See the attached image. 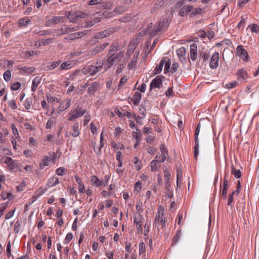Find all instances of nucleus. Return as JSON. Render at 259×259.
I'll return each mask as SVG.
<instances>
[{"instance_id": "nucleus-1", "label": "nucleus", "mask_w": 259, "mask_h": 259, "mask_svg": "<svg viewBox=\"0 0 259 259\" xmlns=\"http://www.w3.org/2000/svg\"><path fill=\"white\" fill-rule=\"evenodd\" d=\"M103 65V61L100 60L97 61L95 65H89L85 66L82 68L81 71L84 74H89L90 75L94 76L102 69Z\"/></svg>"}, {"instance_id": "nucleus-2", "label": "nucleus", "mask_w": 259, "mask_h": 259, "mask_svg": "<svg viewBox=\"0 0 259 259\" xmlns=\"http://www.w3.org/2000/svg\"><path fill=\"white\" fill-rule=\"evenodd\" d=\"M87 112V110L77 106L75 109L71 110L68 114V120L72 121L81 117Z\"/></svg>"}, {"instance_id": "nucleus-3", "label": "nucleus", "mask_w": 259, "mask_h": 259, "mask_svg": "<svg viewBox=\"0 0 259 259\" xmlns=\"http://www.w3.org/2000/svg\"><path fill=\"white\" fill-rule=\"evenodd\" d=\"M49 154V156H45L41 160L39 164L40 168H44L45 166L49 165V162L52 161L54 162L56 159L59 157L57 155V153L54 152H50Z\"/></svg>"}, {"instance_id": "nucleus-4", "label": "nucleus", "mask_w": 259, "mask_h": 259, "mask_svg": "<svg viewBox=\"0 0 259 259\" xmlns=\"http://www.w3.org/2000/svg\"><path fill=\"white\" fill-rule=\"evenodd\" d=\"M169 25L168 19H161L158 21L157 25H156L153 30L152 35L156 34L159 31L165 30Z\"/></svg>"}, {"instance_id": "nucleus-5", "label": "nucleus", "mask_w": 259, "mask_h": 259, "mask_svg": "<svg viewBox=\"0 0 259 259\" xmlns=\"http://www.w3.org/2000/svg\"><path fill=\"white\" fill-rule=\"evenodd\" d=\"M200 130V124L198 123L194 133V139H195V146H194V157L195 159H197L198 153H199V140L198 135L199 134Z\"/></svg>"}, {"instance_id": "nucleus-6", "label": "nucleus", "mask_w": 259, "mask_h": 259, "mask_svg": "<svg viewBox=\"0 0 259 259\" xmlns=\"http://www.w3.org/2000/svg\"><path fill=\"white\" fill-rule=\"evenodd\" d=\"M237 79L241 83H245L249 77V75L246 70L242 68L239 69L236 72Z\"/></svg>"}, {"instance_id": "nucleus-7", "label": "nucleus", "mask_w": 259, "mask_h": 259, "mask_svg": "<svg viewBox=\"0 0 259 259\" xmlns=\"http://www.w3.org/2000/svg\"><path fill=\"white\" fill-rule=\"evenodd\" d=\"M165 77L162 75L156 76L151 81L150 85V91L153 89L159 88L162 86V79Z\"/></svg>"}, {"instance_id": "nucleus-8", "label": "nucleus", "mask_w": 259, "mask_h": 259, "mask_svg": "<svg viewBox=\"0 0 259 259\" xmlns=\"http://www.w3.org/2000/svg\"><path fill=\"white\" fill-rule=\"evenodd\" d=\"M123 56V54L122 52H119V53L117 54L116 55H114V54H111L108 58L107 62V64L108 65L109 67H110L111 65H112L115 62L119 61L120 59H121Z\"/></svg>"}, {"instance_id": "nucleus-9", "label": "nucleus", "mask_w": 259, "mask_h": 259, "mask_svg": "<svg viewBox=\"0 0 259 259\" xmlns=\"http://www.w3.org/2000/svg\"><path fill=\"white\" fill-rule=\"evenodd\" d=\"M237 54L243 61H247L248 60L249 56L246 50L243 47L239 45L236 49Z\"/></svg>"}, {"instance_id": "nucleus-10", "label": "nucleus", "mask_w": 259, "mask_h": 259, "mask_svg": "<svg viewBox=\"0 0 259 259\" xmlns=\"http://www.w3.org/2000/svg\"><path fill=\"white\" fill-rule=\"evenodd\" d=\"M219 53L215 52L211 56L209 62V67L213 69H216L219 66Z\"/></svg>"}, {"instance_id": "nucleus-11", "label": "nucleus", "mask_w": 259, "mask_h": 259, "mask_svg": "<svg viewBox=\"0 0 259 259\" xmlns=\"http://www.w3.org/2000/svg\"><path fill=\"white\" fill-rule=\"evenodd\" d=\"M63 17L60 16H55L52 19L48 20L45 23V26L48 27L53 24H57L59 22H63Z\"/></svg>"}, {"instance_id": "nucleus-12", "label": "nucleus", "mask_w": 259, "mask_h": 259, "mask_svg": "<svg viewBox=\"0 0 259 259\" xmlns=\"http://www.w3.org/2000/svg\"><path fill=\"white\" fill-rule=\"evenodd\" d=\"M17 69L20 70V73L23 75H29L35 70V68L33 67L24 66L18 67Z\"/></svg>"}, {"instance_id": "nucleus-13", "label": "nucleus", "mask_w": 259, "mask_h": 259, "mask_svg": "<svg viewBox=\"0 0 259 259\" xmlns=\"http://www.w3.org/2000/svg\"><path fill=\"white\" fill-rule=\"evenodd\" d=\"M99 83L96 81H95L89 85V87L87 90V93L90 95H93L95 93L96 91H97L99 88Z\"/></svg>"}, {"instance_id": "nucleus-14", "label": "nucleus", "mask_w": 259, "mask_h": 259, "mask_svg": "<svg viewBox=\"0 0 259 259\" xmlns=\"http://www.w3.org/2000/svg\"><path fill=\"white\" fill-rule=\"evenodd\" d=\"M193 6L190 5H185L183 6L180 10L179 14L182 17H184L188 15L193 10Z\"/></svg>"}, {"instance_id": "nucleus-15", "label": "nucleus", "mask_w": 259, "mask_h": 259, "mask_svg": "<svg viewBox=\"0 0 259 259\" xmlns=\"http://www.w3.org/2000/svg\"><path fill=\"white\" fill-rule=\"evenodd\" d=\"M144 221V218L141 214V213L136 212L134 214V223L136 226H139V224L142 225V224Z\"/></svg>"}, {"instance_id": "nucleus-16", "label": "nucleus", "mask_w": 259, "mask_h": 259, "mask_svg": "<svg viewBox=\"0 0 259 259\" xmlns=\"http://www.w3.org/2000/svg\"><path fill=\"white\" fill-rule=\"evenodd\" d=\"M76 29L74 27H70L67 26H64L60 29H58V35H63L70 32L76 31Z\"/></svg>"}, {"instance_id": "nucleus-17", "label": "nucleus", "mask_w": 259, "mask_h": 259, "mask_svg": "<svg viewBox=\"0 0 259 259\" xmlns=\"http://www.w3.org/2000/svg\"><path fill=\"white\" fill-rule=\"evenodd\" d=\"M197 46L196 44L193 43L190 45V57L193 61H195L197 57Z\"/></svg>"}, {"instance_id": "nucleus-18", "label": "nucleus", "mask_w": 259, "mask_h": 259, "mask_svg": "<svg viewBox=\"0 0 259 259\" xmlns=\"http://www.w3.org/2000/svg\"><path fill=\"white\" fill-rule=\"evenodd\" d=\"M112 33V29L111 28L106 29L104 31L97 33L95 35L96 38H102L109 35Z\"/></svg>"}, {"instance_id": "nucleus-19", "label": "nucleus", "mask_w": 259, "mask_h": 259, "mask_svg": "<svg viewBox=\"0 0 259 259\" xmlns=\"http://www.w3.org/2000/svg\"><path fill=\"white\" fill-rule=\"evenodd\" d=\"M163 162H160V160L154 159L150 163V168L152 171H157L160 167V163Z\"/></svg>"}, {"instance_id": "nucleus-20", "label": "nucleus", "mask_w": 259, "mask_h": 259, "mask_svg": "<svg viewBox=\"0 0 259 259\" xmlns=\"http://www.w3.org/2000/svg\"><path fill=\"white\" fill-rule=\"evenodd\" d=\"M87 34L86 31L77 32L76 33H73L70 34L68 36V39L71 40H74L75 39H77L79 38H81L82 36L85 35Z\"/></svg>"}, {"instance_id": "nucleus-21", "label": "nucleus", "mask_w": 259, "mask_h": 259, "mask_svg": "<svg viewBox=\"0 0 259 259\" xmlns=\"http://www.w3.org/2000/svg\"><path fill=\"white\" fill-rule=\"evenodd\" d=\"M141 98L142 94L137 92L135 93L133 97L130 98V101L132 102L135 105L137 106L139 104Z\"/></svg>"}, {"instance_id": "nucleus-22", "label": "nucleus", "mask_w": 259, "mask_h": 259, "mask_svg": "<svg viewBox=\"0 0 259 259\" xmlns=\"http://www.w3.org/2000/svg\"><path fill=\"white\" fill-rule=\"evenodd\" d=\"M59 183V178L55 176H54L48 180L47 186L48 187H53L58 185Z\"/></svg>"}, {"instance_id": "nucleus-23", "label": "nucleus", "mask_w": 259, "mask_h": 259, "mask_svg": "<svg viewBox=\"0 0 259 259\" xmlns=\"http://www.w3.org/2000/svg\"><path fill=\"white\" fill-rule=\"evenodd\" d=\"M72 67V63L71 61H67L63 62L58 68V70L62 71L70 69Z\"/></svg>"}, {"instance_id": "nucleus-24", "label": "nucleus", "mask_w": 259, "mask_h": 259, "mask_svg": "<svg viewBox=\"0 0 259 259\" xmlns=\"http://www.w3.org/2000/svg\"><path fill=\"white\" fill-rule=\"evenodd\" d=\"M91 184L97 187H100L103 185V181L100 180L96 176H92L91 177Z\"/></svg>"}, {"instance_id": "nucleus-25", "label": "nucleus", "mask_w": 259, "mask_h": 259, "mask_svg": "<svg viewBox=\"0 0 259 259\" xmlns=\"http://www.w3.org/2000/svg\"><path fill=\"white\" fill-rule=\"evenodd\" d=\"M41 80V77L40 76H36L35 77L32 82V85H31V91L32 92H34L37 87L38 86V85L40 84Z\"/></svg>"}, {"instance_id": "nucleus-26", "label": "nucleus", "mask_w": 259, "mask_h": 259, "mask_svg": "<svg viewBox=\"0 0 259 259\" xmlns=\"http://www.w3.org/2000/svg\"><path fill=\"white\" fill-rule=\"evenodd\" d=\"M160 150L161 152V154L160 155V156H161L160 162H164L166 159V156L168 155V153L167 150L165 148V146L164 144H161L160 145Z\"/></svg>"}, {"instance_id": "nucleus-27", "label": "nucleus", "mask_w": 259, "mask_h": 259, "mask_svg": "<svg viewBox=\"0 0 259 259\" xmlns=\"http://www.w3.org/2000/svg\"><path fill=\"white\" fill-rule=\"evenodd\" d=\"M79 123L78 122L74 123L71 126L72 133L71 135L73 137H77L80 134V132L78 130Z\"/></svg>"}, {"instance_id": "nucleus-28", "label": "nucleus", "mask_w": 259, "mask_h": 259, "mask_svg": "<svg viewBox=\"0 0 259 259\" xmlns=\"http://www.w3.org/2000/svg\"><path fill=\"white\" fill-rule=\"evenodd\" d=\"M164 176L165 188L166 189H168L169 187L170 186V175L166 170H165L164 171Z\"/></svg>"}, {"instance_id": "nucleus-29", "label": "nucleus", "mask_w": 259, "mask_h": 259, "mask_svg": "<svg viewBox=\"0 0 259 259\" xmlns=\"http://www.w3.org/2000/svg\"><path fill=\"white\" fill-rule=\"evenodd\" d=\"M166 61V58L164 57L162 59L159 65H157L155 68V72L154 74H157L160 73L162 71L163 66L165 62Z\"/></svg>"}, {"instance_id": "nucleus-30", "label": "nucleus", "mask_w": 259, "mask_h": 259, "mask_svg": "<svg viewBox=\"0 0 259 259\" xmlns=\"http://www.w3.org/2000/svg\"><path fill=\"white\" fill-rule=\"evenodd\" d=\"M51 33V31L49 30H41L38 29H35L33 31V33L38 35V36H45L49 35Z\"/></svg>"}, {"instance_id": "nucleus-31", "label": "nucleus", "mask_w": 259, "mask_h": 259, "mask_svg": "<svg viewBox=\"0 0 259 259\" xmlns=\"http://www.w3.org/2000/svg\"><path fill=\"white\" fill-rule=\"evenodd\" d=\"M231 173L237 179H239L241 177V174L240 170L239 169H236L234 167L233 165H231Z\"/></svg>"}, {"instance_id": "nucleus-32", "label": "nucleus", "mask_w": 259, "mask_h": 259, "mask_svg": "<svg viewBox=\"0 0 259 259\" xmlns=\"http://www.w3.org/2000/svg\"><path fill=\"white\" fill-rule=\"evenodd\" d=\"M67 18L69 19V21L72 23H76L77 21V18L76 17L75 13L69 12L66 15Z\"/></svg>"}, {"instance_id": "nucleus-33", "label": "nucleus", "mask_w": 259, "mask_h": 259, "mask_svg": "<svg viewBox=\"0 0 259 259\" xmlns=\"http://www.w3.org/2000/svg\"><path fill=\"white\" fill-rule=\"evenodd\" d=\"M61 62V61L60 60L54 61L53 62L51 63V64L50 65L47 66V67L48 68V70H52L55 68L58 67L60 64Z\"/></svg>"}, {"instance_id": "nucleus-34", "label": "nucleus", "mask_w": 259, "mask_h": 259, "mask_svg": "<svg viewBox=\"0 0 259 259\" xmlns=\"http://www.w3.org/2000/svg\"><path fill=\"white\" fill-rule=\"evenodd\" d=\"M19 163L18 161L14 160L8 165V168L11 171H14L15 169L18 168Z\"/></svg>"}, {"instance_id": "nucleus-35", "label": "nucleus", "mask_w": 259, "mask_h": 259, "mask_svg": "<svg viewBox=\"0 0 259 259\" xmlns=\"http://www.w3.org/2000/svg\"><path fill=\"white\" fill-rule=\"evenodd\" d=\"M186 53V50L185 48L181 47L179 49H178L177 51V54L178 56L181 58H183Z\"/></svg>"}, {"instance_id": "nucleus-36", "label": "nucleus", "mask_w": 259, "mask_h": 259, "mask_svg": "<svg viewBox=\"0 0 259 259\" xmlns=\"http://www.w3.org/2000/svg\"><path fill=\"white\" fill-rule=\"evenodd\" d=\"M56 123L55 119L54 118H50L46 124V128L47 129H51L52 126Z\"/></svg>"}, {"instance_id": "nucleus-37", "label": "nucleus", "mask_w": 259, "mask_h": 259, "mask_svg": "<svg viewBox=\"0 0 259 259\" xmlns=\"http://www.w3.org/2000/svg\"><path fill=\"white\" fill-rule=\"evenodd\" d=\"M166 62H165L164 64V73H165V74L169 71V69H170V64H171L170 60L168 58H167V57H166Z\"/></svg>"}, {"instance_id": "nucleus-38", "label": "nucleus", "mask_w": 259, "mask_h": 259, "mask_svg": "<svg viewBox=\"0 0 259 259\" xmlns=\"http://www.w3.org/2000/svg\"><path fill=\"white\" fill-rule=\"evenodd\" d=\"M67 169L65 167H60L58 168L56 170V174L60 176H63L66 173Z\"/></svg>"}, {"instance_id": "nucleus-39", "label": "nucleus", "mask_w": 259, "mask_h": 259, "mask_svg": "<svg viewBox=\"0 0 259 259\" xmlns=\"http://www.w3.org/2000/svg\"><path fill=\"white\" fill-rule=\"evenodd\" d=\"M200 57L202 59L204 62L207 61L209 58V53H207L206 52L201 51L200 53Z\"/></svg>"}, {"instance_id": "nucleus-40", "label": "nucleus", "mask_w": 259, "mask_h": 259, "mask_svg": "<svg viewBox=\"0 0 259 259\" xmlns=\"http://www.w3.org/2000/svg\"><path fill=\"white\" fill-rule=\"evenodd\" d=\"M181 235H182L181 231L178 230L177 231V234L175 235V236L174 237L173 241L172 243V245L176 244V243H177L179 242V239L181 236Z\"/></svg>"}, {"instance_id": "nucleus-41", "label": "nucleus", "mask_w": 259, "mask_h": 259, "mask_svg": "<svg viewBox=\"0 0 259 259\" xmlns=\"http://www.w3.org/2000/svg\"><path fill=\"white\" fill-rule=\"evenodd\" d=\"M75 13L76 17H77V19L78 18H85L89 16L88 14L80 11H76Z\"/></svg>"}, {"instance_id": "nucleus-42", "label": "nucleus", "mask_w": 259, "mask_h": 259, "mask_svg": "<svg viewBox=\"0 0 259 259\" xmlns=\"http://www.w3.org/2000/svg\"><path fill=\"white\" fill-rule=\"evenodd\" d=\"M4 78L7 82L9 81L11 78V71L9 70L6 71L4 73Z\"/></svg>"}, {"instance_id": "nucleus-43", "label": "nucleus", "mask_w": 259, "mask_h": 259, "mask_svg": "<svg viewBox=\"0 0 259 259\" xmlns=\"http://www.w3.org/2000/svg\"><path fill=\"white\" fill-rule=\"evenodd\" d=\"M162 215H163V212H162L161 214L159 212V210H158V213L156 214L155 218L154 221V225L155 226H157V224L159 223V222L160 221V219L162 217Z\"/></svg>"}, {"instance_id": "nucleus-44", "label": "nucleus", "mask_w": 259, "mask_h": 259, "mask_svg": "<svg viewBox=\"0 0 259 259\" xmlns=\"http://www.w3.org/2000/svg\"><path fill=\"white\" fill-rule=\"evenodd\" d=\"M30 22V20L28 18L21 19L19 20V24L20 26H26Z\"/></svg>"}, {"instance_id": "nucleus-45", "label": "nucleus", "mask_w": 259, "mask_h": 259, "mask_svg": "<svg viewBox=\"0 0 259 259\" xmlns=\"http://www.w3.org/2000/svg\"><path fill=\"white\" fill-rule=\"evenodd\" d=\"M248 28H249L252 32L257 33L259 32V26L255 24H252L248 26Z\"/></svg>"}, {"instance_id": "nucleus-46", "label": "nucleus", "mask_w": 259, "mask_h": 259, "mask_svg": "<svg viewBox=\"0 0 259 259\" xmlns=\"http://www.w3.org/2000/svg\"><path fill=\"white\" fill-rule=\"evenodd\" d=\"M32 101L31 98H27L24 103V106L25 108L27 110H29L31 108V106L32 105Z\"/></svg>"}, {"instance_id": "nucleus-47", "label": "nucleus", "mask_w": 259, "mask_h": 259, "mask_svg": "<svg viewBox=\"0 0 259 259\" xmlns=\"http://www.w3.org/2000/svg\"><path fill=\"white\" fill-rule=\"evenodd\" d=\"M8 202L2 203L0 205V217L4 214V211L7 208Z\"/></svg>"}, {"instance_id": "nucleus-48", "label": "nucleus", "mask_w": 259, "mask_h": 259, "mask_svg": "<svg viewBox=\"0 0 259 259\" xmlns=\"http://www.w3.org/2000/svg\"><path fill=\"white\" fill-rule=\"evenodd\" d=\"M238 85V82L237 81H233L231 82L227 83L225 85V87L228 89H231L236 87Z\"/></svg>"}, {"instance_id": "nucleus-49", "label": "nucleus", "mask_w": 259, "mask_h": 259, "mask_svg": "<svg viewBox=\"0 0 259 259\" xmlns=\"http://www.w3.org/2000/svg\"><path fill=\"white\" fill-rule=\"evenodd\" d=\"M235 194V191H233L231 194L229 195L227 204L229 206H232V203L233 202L234 197L233 196Z\"/></svg>"}, {"instance_id": "nucleus-50", "label": "nucleus", "mask_w": 259, "mask_h": 259, "mask_svg": "<svg viewBox=\"0 0 259 259\" xmlns=\"http://www.w3.org/2000/svg\"><path fill=\"white\" fill-rule=\"evenodd\" d=\"M48 190L47 188H45L44 189L39 190L38 191V193L36 196H34L32 198H34V200L33 201H34L36 199L39 198L40 196H41L43 194H44L45 192H46Z\"/></svg>"}, {"instance_id": "nucleus-51", "label": "nucleus", "mask_w": 259, "mask_h": 259, "mask_svg": "<svg viewBox=\"0 0 259 259\" xmlns=\"http://www.w3.org/2000/svg\"><path fill=\"white\" fill-rule=\"evenodd\" d=\"M21 87V83L19 82H16L12 84L11 89L13 91H16L19 89Z\"/></svg>"}, {"instance_id": "nucleus-52", "label": "nucleus", "mask_w": 259, "mask_h": 259, "mask_svg": "<svg viewBox=\"0 0 259 259\" xmlns=\"http://www.w3.org/2000/svg\"><path fill=\"white\" fill-rule=\"evenodd\" d=\"M127 81V78L126 76H123L120 80L119 84L118 86V89H119V88L125 84V83Z\"/></svg>"}, {"instance_id": "nucleus-53", "label": "nucleus", "mask_w": 259, "mask_h": 259, "mask_svg": "<svg viewBox=\"0 0 259 259\" xmlns=\"http://www.w3.org/2000/svg\"><path fill=\"white\" fill-rule=\"evenodd\" d=\"M136 131L137 132H134L133 133V137L137 141L141 140L140 136V130L138 128H136Z\"/></svg>"}, {"instance_id": "nucleus-54", "label": "nucleus", "mask_w": 259, "mask_h": 259, "mask_svg": "<svg viewBox=\"0 0 259 259\" xmlns=\"http://www.w3.org/2000/svg\"><path fill=\"white\" fill-rule=\"evenodd\" d=\"M8 104L12 109H16L17 108L16 101L14 100L9 101Z\"/></svg>"}, {"instance_id": "nucleus-55", "label": "nucleus", "mask_w": 259, "mask_h": 259, "mask_svg": "<svg viewBox=\"0 0 259 259\" xmlns=\"http://www.w3.org/2000/svg\"><path fill=\"white\" fill-rule=\"evenodd\" d=\"M54 38H49L46 39H42L41 40V42L42 44L44 46H46L47 45L50 44L53 42Z\"/></svg>"}, {"instance_id": "nucleus-56", "label": "nucleus", "mask_w": 259, "mask_h": 259, "mask_svg": "<svg viewBox=\"0 0 259 259\" xmlns=\"http://www.w3.org/2000/svg\"><path fill=\"white\" fill-rule=\"evenodd\" d=\"M102 7L104 9H110L111 8L112 5L110 3L107 2L106 3L105 2H102L101 3Z\"/></svg>"}, {"instance_id": "nucleus-57", "label": "nucleus", "mask_w": 259, "mask_h": 259, "mask_svg": "<svg viewBox=\"0 0 259 259\" xmlns=\"http://www.w3.org/2000/svg\"><path fill=\"white\" fill-rule=\"evenodd\" d=\"M145 244L143 242H140L139 244V253L141 254L145 252Z\"/></svg>"}, {"instance_id": "nucleus-58", "label": "nucleus", "mask_w": 259, "mask_h": 259, "mask_svg": "<svg viewBox=\"0 0 259 259\" xmlns=\"http://www.w3.org/2000/svg\"><path fill=\"white\" fill-rule=\"evenodd\" d=\"M136 210L137 211V212H140L143 211V208H142V203L141 202H138L136 204Z\"/></svg>"}, {"instance_id": "nucleus-59", "label": "nucleus", "mask_w": 259, "mask_h": 259, "mask_svg": "<svg viewBox=\"0 0 259 259\" xmlns=\"http://www.w3.org/2000/svg\"><path fill=\"white\" fill-rule=\"evenodd\" d=\"M101 51H102L99 46L97 45L92 51L91 54L93 55H95Z\"/></svg>"}, {"instance_id": "nucleus-60", "label": "nucleus", "mask_w": 259, "mask_h": 259, "mask_svg": "<svg viewBox=\"0 0 259 259\" xmlns=\"http://www.w3.org/2000/svg\"><path fill=\"white\" fill-rule=\"evenodd\" d=\"M15 211V209H13L7 213L5 215L6 220H9L11 219L13 216Z\"/></svg>"}, {"instance_id": "nucleus-61", "label": "nucleus", "mask_w": 259, "mask_h": 259, "mask_svg": "<svg viewBox=\"0 0 259 259\" xmlns=\"http://www.w3.org/2000/svg\"><path fill=\"white\" fill-rule=\"evenodd\" d=\"M124 11V9L121 6H119L115 8L114 12L118 14H120Z\"/></svg>"}, {"instance_id": "nucleus-62", "label": "nucleus", "mask_w": 259, "mask_h": 259, "mask_svg": "<svg viewBox=\"0 0 259 259\" xmlns=\"http://www.w3.org/2000/svg\"><path fill=\"white\" fill-rule=\"evenodd\" d=\"M178 66H179L178 63H177L176 62H174L172 64V66H171V68L170 69V72L172 73L175 72L177 70V69L178 68Z\"/></svg>"}, {"instance_id": "nucleus-63", "label": "nucleus", "mask_w": 259, "mask_h": 259, "mask_svg": "<svg viewBox=\"0 0 259 259\" xmlns=\"http://www.w3.org/2000/svg\"><path fill=\"white\" fill-rule=\"evenodd\" d=\"M142 188V184L140 181H138L135 184V190L134 191H139Z\"/></svg>"}, {"instance_id": "nucleus-64", "label": "nucleus", "mask_w": 259, "mask_h": 259, "mask_svg": "<svg viewBox=\"0 0 259 259\" xmlns=\"http://www.w3.org/2000/svg\"><path fill=\"white\" fill-rule=\"evenodd\" d=\"M147 151L149 154L153 155L155 153L156 150L154 147L149 146L147 148Z\"/></svg>"}]
</instances>
